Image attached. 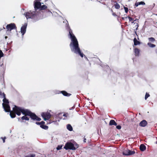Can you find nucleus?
Instances as JSON below:
<instances>
[{
    "label": "nucleus",
    "mask_w": 157,
    "mask_h": 157,
    "mask_svg": "<svg viewBox=\"0 0 157 157\" xmlns=\"http://www.w3.org/2000/svg\"><path fill=\"white\" fill-rule=\"evenodd\" d=\"M67 29L69 31V36L71 39V42L70 46L72 52L79 54L82 57L83 56V54L81 52L80 49L79 47L77 39L73 33L72 30L68 26V24H66Z\"/></svg>",
    "instance_id": "obj_1"
},
{
    "label": "nucleus",
    "mask_w": 157,
    "mask_h": 157,
    "mask_svg": "<svg viewBox=\"0 0 157 157\" xmlns=\"http://www.w3.org/2000/svg\"><path fill=\"white\" fill-rule=\"evenodd\" d=\"M13 110L18 116H20L21 115V113L25 115L21 117V119L22 120L28 121L29 120V118L27 116H30L33 120L37 121L41 120V119L40 118L37 117L35 114L33 113L28 109H25L23 108L15 106V107L13 108Z\"/></svg>",
    "instance_id": "obj_2"
},
{
    "label": "nucleus",
    "mask_w": 157,
    "mask_h": 157,
    "mask_svg": "<svg viewBox=\"0 0 157 157\" xmlns=\"http://www.w3.org/2000/svg\"><path fill=\"white\" fill-rule=\"evenodd\" d=\"M0 98H3V103L2 104V106L6 112H9L10 110V107L9 105V102L5 97V94L4 93L0 91Z\"/></svg>",
    "instance_id": "obj_3"
},
{
    "label": "nucleus",
    "mask_w": 157,
    "mask_h": 157,
    "mask_svg": "<svg viewBox=\"0 0 157 157\" xmlns=\"http://www.w3.org/2000/svg\"><path fill=\"white\" fill-rule=\"evenodd\" d=\"M78 147V145L77 144H74L71 142H67L66 143L64 148L66 150L68 149L75 150Z\"/></svg>",
    "instance_id": "obj_4"
},
{
    "label": "nucleus",
    "mask_w": 157,
    "mask_h": 157,
    "mask_svg": "<svg viewBox=\"0 0 157 157\" xmlns=\"http://www.w3.org/2000/svg\"><path fill=\"white\" fill-rule=\"evenodd\" d=\"M27 19L29 18H33L36 16V13L35 11L26 12L24 14Z\"/></svg>",
    "instance_id": "obj_5"
},
{
    "label": "nucleus",
    "mask_w": 157,
    "mask_h": 157,
    "mask_svg": "<svg viewBox=\"0 0 157 157\" xmlns=\"http://www.w3.org/2000/svg\"><path fill=\"white\" fill-rule=\"evenodd\" d=\"M51 111V110H49V111H48L47 112H43L41 113V116L45 121L48 120L51 117V115L49 112Z\"/></svg>",
    "instance_id": "obj_6"
},
{
    "label": "nucleus",
    "mask_w": 157,
    "mask_h": 157,
    "mask_svg": "<svg viewBox=\"0 0 157 157\" xmlns=\"http://www.w3.org/2000/svg\"><path fill=\"white\" fill-rule=\"evenodd\" d=\"M6 29L7 31H10L13 29H16V27L14 23H11L7 25Z\"/></svg>",
    "instance_id": "obj_7"
},
{
    "label": "nucleus",
    "mask_w": 157,
    "mask_h": 157,
    "mask_svg": "<svg viewBox=\"0 0 157 157\" xmlns=\"http://www.w3.org/2000/svg\"><path fill=\"white\" fill-rule=\"evenodd\" d=\"M34 9L35 10H36L40 8L41 6V3L39 1V0H36L34 2Z\"/></svg>",
    "instance_id": "obj_8"
},
{
    "label": "nucleus",
    "mask_w": 157,
    "mask_h": 157,
    "mask_svg": "<svg viewBox=\"0 0 157 157\" xmlns=\"http://www.w3.org/2000/svg\"><path fill=\"white\" fill-rule=\"evenodd\" d=\"M27 25V24L25 23L24 25L22 26L21 28V32L22 34V36L24 35L25 33Z\"/></svg>",
    "instance_id": "obj_9"
},
{
    "label": "nucleus",
    "mask_w": 157,
    "mask_h": 157,
    "mask_svg": "<svg viewBox=\"0 0 157 157\" xmlns=\"http://www.w3.org/2000/svg\"><path fill=\"white\" fill-rule=\"evenodd\" d=\"M147 124V122L145 120H143L140 122L139 125L141 127H145Z\"/></svg>",
    "instance_id": "obj_10"
},
{
    "label": "nucleus",
    "mask_w": 157,
    "mask_h": 157,
    "mask_svg": "<svg viewBox=\"0 0 157 157\" xmlns=\"http://www.w3.org/2000/svg\"><path fill=\"white\" fill-rule=\"evenodd\" d=\"M40 123H41L40 124V127L41 128L45 129H48V126L44 124L45 123L44 122L42 121Z\"/></svg>",
    "instance_id": "obj_11"
},
{
    "label": "nucleus",
    "mask_w": 157,
    "mask_h": 157,
    "mask_svg": "<svg viewBox=\"0 0 157 157\" xmlns=\"http://www.w3.org/2000/svg\"><path fill=\"white\" fill-rule=\"evenodd\" d=\"M134 52H135L136 56H138L139 55L140 50L138 48H136L134 50Z\"/></svg>",
    "instance_id": "obj_12"
},
{
    "label": "nucleus",
    "mask_w": 157,
    "mask_h": 157,
    "mask_svg": "<svg viewBox=\"0 0 157 157\" xmlns=\"http://www.w3.org/2000/svg\"><path fill=\"white\" fill-rule=\"evenodd\" d=\"M145 5V3L144 2L141 1L140 2H136L135 3V6L136 7H137L139 5Z\"/></svg>",
    "instance_id": "obj_13"
},
{
    "label": "nucleus",
    "mask_w": 157,
    "mask_h": 157,
    "mask_svg": "<svg viewBox=\"0 0 157 157\" xmlns=\"http://www.w3.org/2000/svg\"><path fill=\"white\" fill-rule=\"evenodd\" d=\"M129 150L127 149L124 151L123 152V154L124 155H129Z\"/></svg>",
    "instance_id": "obj_14"
},
{
    "label": "nucleus",
    "mask_w": 157,
    "mask_h": 157,
    "mask_svg": "<svg viewBox=\"0 0 157 157\" xmlns=\"http://www.w3.org/2000/svg\"><path fill=\"white\" fill-rule=\"evenodd\" d=\"M109 124L110 125H114L116 126L117 125V124L114 120H112L110 121Z\"/></svg>",
    "instance_id": "obj_15"
},
{
    "label": "nucleus",
    "mask_w": 157,
    "mask_h": 157,
    "mask_svg": "<svg viewBox=\"0 0 157 157\" xmlns=\"http://www.w3.org/2000/svg\"><path fill=\"white\" fill-rule=\"evenodd\" d=\"M13 111L15 113H13L12 112H10H10H10V115L11 117L12 118H14L16 117L15 113H15V112L13 110Z\"/></svg>",
    "instance_id": "obj_16"
},
{
    "label": "nucleus",
    "mask_w": 157,
    "mask_h": 157,
    "mask_svg": "<svg viewBox=\"0 0 157 157\" xmlns=\"http://www.w3.org/2000/svg\"><path fill=\"white\" fill-rule=\"evenodd\" d=\"M140 149L141 151H144L146 149V147L144 145L142 144L140 146Z\"/></svg>",
    "instance_id": "obj_17"
},
{
    "label": "nucleus",
    "mask_w": 157,
    "mask_h": 157,
    "mask_svg": "<svg viewBox=\"0 0 157 157\" xmlns=\"http://www.w3.org/2000/svg\"><path fill=\"white\" fill-rule=\"evenodd\" d=\"M67 129L70 131H72L73 130V128L71 126L70 124H68L67 125Z\"/></svg>",
    "instance_id": "obj_18"
},
{
    "label": "nucleus",
    "mask_w": 157,
    "mask_h": 157,
    "mask_svg": "<svg viewBox=\"0 0 157 157\" xmlns=\"http://www.w3.org/2000/svg\"><path fill=\"white\" fill-rule=\"evenodd\" d=\"M133 41L134 42V44L135 45H137L140 44V42L137 40L136 38H134Z\"/></svg>",
    "instance_id": "obj_19"
},
{
    "label": "nucleus",
    "mask_w": 157,
    "mask_h": 157,
    "mask_svg": "<svg viewBox=\"0 0 157 157\" xmlns=\"http://www.w3.org/2000/svg\"><path fill=\"white\" fill-rule=\"evenodd\" d=\"M61 92L63 94V95L65 96H69L70 95V94L67 93L66 91H63Z\"/></svg>",
    "instance_id": "obj_20"
},
{
    "label": "nucleus",
    "mask_w": 157,
    "mask_h": 157,
    "mask_svg": "<svg viewBox=\"0 0 157 157\" xmlns=\"http://www.w3.org/2000/svg\"><path fill=\"white\" fill-rule=\"evenodd\" d=\"M147 45L150 48H154V47H155V45L154 44H151V43L150 42H148L147 44Z\"/></svg>",
    "instance_id": "obj_21"
},
{
    "label": "nucleus",
    "mask_w": 157,
    "mask_h": 157,
    "mask_svg": "<svg viewBox=\"0 0 157 157\" xmlns=\"http://www.w3.org/2000/svg\"><path fill=\"white\" fill-rule=\"evenodd\" d=\"M116 9H119L120 8V5L117 3H116L114 5Z\"/></svg>",
    "instance_id": "obj_22"
},
{
    "label": "nucleus",
    "mask_w": 157,
    "mask_h": 157,
    "mask_svg": "<svg viewBox=\"0 0 157 157\" xmlns=\"http://www.w3.org/2000/svg\"><path fill=\"white\" fill-rule=\"evenodd\" d=\"M148 39L149 40V41L151 42H154L155 41V39L153 37H151L149 38H148Z\"/></svg>",
    "instance_id": "obj_23"
},
{
    "label": "nucleus",
    "mask_w": 157,
    "mask_h": 157,
    "mask_svg": "<svg viewBox=\"0 0 157 157\" xmlns=\"http://www.w3.org/2000/svg\"><path fill=\"white\" fill-rule=\"evenodd\" d=\"M135 153V152L134 151H131L129 150V155H133Z\"/></svg>",
    "instance_id": "obj_24"
},
{
    "label": "nucleus",
    "mask_w": 157,
    "mask_h": 157,
    "mask_svg": "<svg viewBox=\"0 0 157 157\" xmlns=\"http://www.w3.org/2000/svg\"><path fill=\"white\" fill-rule=\"evenodd\" d=\"M40 7L41 10H44L47 8V6L45 5H43L41 6Z\"/></svg>",
    "instance_id": "obj_25"
},
{
    "label": "nucleus",
    "mask_w": 157,
    "mask_h": 157,
    "mask_svg": "<svg viewBox=\"0 0 157 157\" xmlns=\"http://www.w3.org/2000/svg\"><path fill=\"white\" fill-rule=\"evenodd\" d=\"M150 96V95L147 93H146L145 96V99L146 100L147 98Z\"/></svg>",
    "instance_id": "obj_26"
},
{
    "label": "nucleus",
    "mask_w": 157,
    "mask_h": 157,
    "mask_svg": "<svg viewBox=\"0 0 157 157\" xmlns=\"http://www.w3.org/2000/svg\"><path fill=\"white\" fill-rule=\"evenodd\" d=\"M124 9L125 10V12L126 13H127L128 11V8L124 6Z\"/></svg>",
    "instance_id": "obj_27"
},
{
    "label": "nucleus",
    "mask_w": 157,
    "mask_h": 157,
    "mask_svg": "<svg viewBox=\"0 0 157 157\" xmlns=\"http://www.w3.org/2000/svg\"><path fill=\"white\" fill-rule=\"evenodd\" d=\"M62 146H58L57 147L56 149L57 150H59L61 149L62 148Z\"/></svg>",
    "instance_id": "obj_28"
},
{
    "label": "nucleus",
    "mask_w": 157,
    "mask_h": 157,
    "mask_svg": "<svg viewBox=\"0 0 157 157\" xmlns=\"http://www.w3.org/2000/svg\"><path fill=\"white\" fill-rule=\"evenodd\" d=\"M35 155L34 154H30L29 155V157H34L35 156Z\"/></svg>",
    "instance_id": "obj_29"
},
{
    "label": "nucleus",
    "mask_w": 157,
    "mask_h": 157,
    "mask_svg": "<svg viewBox=\"0 0 157 157\" xmlns=\"http://www.w3.org/2000/svg\"><path fill=\"white\" fill-rule=\"evenodd\" d=\"M116 128L118 129H120L121 128V126L120 125H118L117 126Z\"/></svg>",
    "instance_id": "obj_30"
},
{
    "label": "nucleus",
    "mask_w": 157,
    "mask_h": 157,
    "mask_svg": "<svg viewBox=\"0 0 157 157\" xmlns=\"http://www.w3.org/2000/svg\"><path fill=\"white\" fill-rule=\"evenodd\" d=\"M128 17V19H129V21H131L133 20V19L131 17Z\"/></svg>",
    "instance_id": "obj_31"
},
{
    "label": "nucleus",
    "mask_w": 157,
    "mask_h": 157,
    "mask_svg": "<svg viewBox=\"0 0 157 157\" xmlns=\"http://www.w3.org/2000/svg\"><path fill=\"white\" fill-rule=\"evenodd\" d=\"M36 123L37 124H39V125H40V124H41V123H40V122H36Z\"/></svg>",
    "instance_id": "obj_32"
},
{
    "label": "nucleus",
    "mask_w": 157,
    "mask_h": 157,
    "mask_svg": "<svg viewBox=\"0 0 157 157\" xmlns=\"http://www.w3.org/2000/svg\"><path fill=\"white\" fill-rule=\"evenodd\" d=\"M112 14L114 16H116V15L115 13H113Z\"/></svg>",
    "instance_id": "obj_33"
},
{
    "label": "nucleus",
    "mask_w": 157,
    "mask_h": 157,
    "mask_svg": "<svg viewBox=\"0 0 157 157\" xmlns=\"http://www.w3.org/2000/svg\"><path fill=\"white\" fill-rule=\"evenodd\" d=\"M5 139H6L5 138H4L3 139V143H5Z\"/></svg>",
    "instance_id": "obj_34"
},
{
    "label": "nucleus",
    "mask_w": 157,
    "mask_h": 157,
    "mask_svg": "<svg viewBox=\"0 0 157 157\" xmlns=\"http://www.w3.org/2000/svg\"><path fill=\"white\" fill-rule=\"evenodd\" d=\"M63 116H65V117H66V114H64L63 115Z\"/></svg>",
    "instance_id": "obj_35"
},
{
    "label": "nucleus",
    "mask_w": 157,
    "mask_h": 157,
    "mask_svg": "<svg viewBox=\"0 0 157 157\" xmlns=\"http://www.w3.org/2000/svg\"><path fill=\"white\" fill-rule=\"evenodd\" d=\"M156 53L157 54V49H156L155 51Z\"/></svg>",
    "instance_id": "obj_36"
},
{
    "label": "nucleus",
    "mask_w": 157,
    "mask_h": 157,
    "mask_svg": "<svg viewBox=\"0 0 157 157\" xmlns=\"http://www.w3.org/2000/svg\"><path fill=\"white\" fill-rule=\"evenodd\" d=\"M66 22H66H67V20H66V21H65V22L63 21V22Z\"/></svg>",
    "instance_id": "obj_37"
},
{
    "label": "nucleus",
    "mask_w": 157,
    "mask_h": 157,
    "mask_svg": "<svg viewBox=\"0 0 157 157\" xmlns=\"http://www.w3.org/2000/svg\"><path fill=\"white\" fill-rule=\"evenodd\" d=\"M86 140V139H84V142H86V141H85Z\"/></svg>",
    "instance_id": "obj_38"
},
{
    "label": "nucleus",
    "mask_w": 157,
    "mask_h": 157,
    "mask_svg": "<svg viewBox=\"0 0 157 157\" xmlns=\"http://www.w3.org/2000/svg\"><path fill=\"white\" fill-rule=\"evenodd\" d=\"M124 17H122V19L123 20H124Z\"/></svg>",
    "instance_id": "obj_39"
},
{
    "label": "nucleus",
    "mask_w": 157,
    "mask_h": 157,
    "mask_svg": "<svg viewBox=\"0 0 157 157\" xmlns=\"http://www.w3.org/2000/svg\"><path fill=\"white\" fill-rule=\"evenodd\" d=\"M7 36H5V38L6 39L7 38Z\"/></svg>",
    "instance_id": "obj_40"
},
{
    "label": "nucleus",
    "mask_w": 157,
    "mask_h": 157,
    "mask_svg": "<svg viewBox=\"0 0 157 157\" xmlns=\"http://www.w3.org/2000/svg\"><path fill=\"white\" fill-rule=\"evenodd\" d=\"M3 65V64H2L1 65V66H2Z\"/></svg>",
    "instance_id": "obj_41"
},
{
    "label": "nucleus",
    "mask_w": 157,
    "mask_h": 157,
    "mask_svg": "<svg viewBox=\"0 0 157 157\" xmlns=\"http://www.w3.org/2000/svg\"><path fill=\"white\" fill-rule=\"evenodd\" d=\"M155 4H154H154H153V6H155Z\"/></svg>",
    "instance_id": "obj_42"
},
{
    "label": "nucleus",
    "mask_w": 157,
    "mask_h": 157,
    "mask_svg": "<svg viewBox=\"0 0 157 157\" xmlns=\"http://www.w3.org/2000/svg\"><path fill=\"white\" fill-rule=\"evenodd\" d=\"M29 157V156H28V157Z\"/></svg>",
    "instance_id": "obj_43"
},
{
    "label": "nucleus",
    "mask_w": 157,
    "mask_h": 157,
    "mask_svg": "<svg viewBox=\"0 0 157 157\" xmlns=\"http://www.w3.org/2000/svg\"><path fill=\"white\" fill-rule=\"evenodd\" d=\"M156 15H157V14H156Z\"/></svg>",
    "instance_id": "obj_44"
}]
</instances>
